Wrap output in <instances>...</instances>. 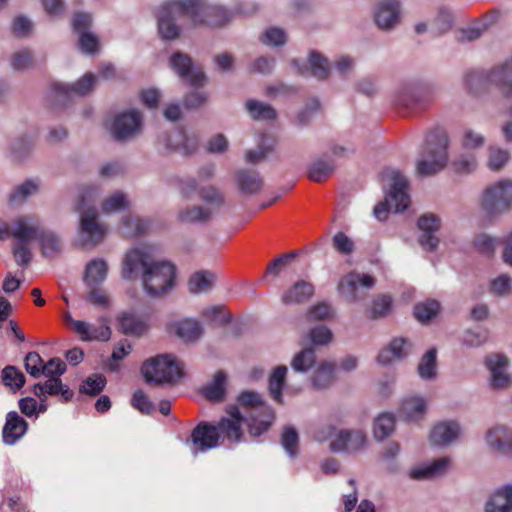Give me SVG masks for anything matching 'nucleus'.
<instances>
[{
  "label": "nucleus",
  "mask_w": 512,
  "mask_h": 512,
  "mask_svg": "<svg viewBox=\"0 0 512 512\" xmlns=\"http://www.w3.org/2000/svg\"><path fill=\"white\" fill-rule=\"evenodd\" d=\"M142 271V283L146 293L158 297L171 290L175 284L176 267L168 261H155L141 249H133L126 253L122 276L131 279L134 274Z\"/></svg>",
  "instance_id": "f257e3e1"
},
{
  "label": "nucleus",
  "mask_w": 512,
  "mask_h": 512,
  "mask_svg": "<svg viewBox=\"0 0 512 512\" xmlns=\"http://www.w3.org/2000/svg\"><path fill=\"white\" fill-rule=\"evenodd\" d=\"M464 83L467 91L473 95L495 88L503 97L512 98V59L492 67L489 71H469Z\"/></svg>",
  "instance_id": "f03ea898"
},
{
  "label": "nucleus",
  "mask_w": 512,
  "mask_h": 512,
  "mask_svg": "<svg viewBox=\"0 0 512 512\" xmlns=\"http://www.w3.org/2000/svg\"><path fill=\"white\" fill-rule=\"evenodd\" d=\"M448 136L442 130L431 131L427 134L421 152V158L416 165V171L421 176H431L440 172L447 164Z\"/></svg>",
  "instance_id": "7ed1b4c3"
},
{
  "label": "nucleus",
  "mask_w": 512,
  "mask_h": 512,
  "mask_svg": "<svg viewBox=\"0 0 512 512\" xmlns=\"http://www.w3.org/2000/svg\"><path fill=\"white\" fill-rule=\"evenodd\" d=\"M382 180L390 182L388 200L379 202L373 210L374 216L383 221L388 217L390 206L396 213L402 212L410 205V197L407 193L409 183L407 178L398 170L385 169L382 172Z\"/></svg>",
  "instance_id": "20e7f679"
},
{
  "label": "nucleus",
  "mask_w": 512,
  "mask_h": 512,
  "mask_svg": "<svg viewBox=\"0 0 512 512\" xmlns=\"http://www.w3.org/2000/svg\"><path fill=\"white\" fill-rule=\"evenodd\" d=\"M98 190L93 186H87L80 195L78 210L80 211V239L83 246H96L105 237L106 226L97 220V210L94 207L85 208L87 202L92 200Z\"/></svg>",
  "instance_id": "39448f33"
},
{
  "label": "nucleus",
  "mask_w": 512,
  "mask_h": 512,
  "mask_svg": "<svg viewBox=\"0 0 512 512\" xmlns=\"http://www.w3.org/2000/svg\"><path fill=\"white\" fill-rule=\"evenodd\" d=\"M237 401L241 407L251 409L247 418V428L251 436L258 437L268 431L275 415L272 408L263 402L258 393L253 391L241 392Z\"/></svg>",
  "instance_id": "423d86ee"
},
{
  "label": "nucleus",
  "mask_w": 512,
  "mask_h": 512,
  "mask_svg": "<svg viewBox=\"0 0 512 512\" xmlns=\"http://www.w3.org/2000/svg\"><path fill=\"white\" fill-rule=\"evenodd\" d=\"M141 373L148 384H172L183 377V367L171 354H161L146 360Z\"/></svg>",
  "instance_id": "0eeeda50"
},
{
  "label": "nucleus",
  "mask_w": 512,
  "mask_h": 512,
  "mask_svg": "<svg viewBox=\"0 0 512 512\" xmlns=\"http://www.w3.org/2000/svg\"><path fill=\"white\" fill-rule=\"evenodd\" d=\"M194 25L221 27L227 24L232 13L220 6L207 5L204 0H184L179 3Z\"/></svg>",
  "instance_id": "6e6552de"
},
{
  "label": "nucleus",
  "mask_w": 512,
  "mask_h": 512,
  "mask_svg": "<svg viewBox=\"0 0 512 512\" xmlns=\"http://www.w3.org/2000/svg\"><path fill=\"white\" fill-rule=\"evenodd\" d=\"M480 206L488 218L508 211L512 207V182L503 180L487 187L482 194Z\"/></svg>",
  "instance_id": "1a4fd4ad"
},
{
  "label": "nucleus",
  "mask_w": 512,
  "mask_h": 512,
  "mask_svg": "<svg viewBox=\"0 0 512 512\" xmlns=\"http://www.w3.org/2000/svg\"><path fill=\"white\" fill-rule=\"evenodd\" d=\"M375 285V279L368 274L350 272L337 285L338 293L349 303L359 302L367 297V291Z\"/></svg>",
  "instance_id": "9d476101"
},
{
  "label": "nucleus",
  "mask_w": 512,
  "mask_h": 512,
  "mask_svg": "<svg viewBox=\"0 0 512 512\" xmlns=\"http://www.w3.org/2000/svg\"><path fill=\"white\" fill-rule=\"evenodd\" d=\"M184 444L193 455L207 452L220 444V437L215 428V423L209 421L199 422L191 431Z\"/></svg>",
  "instance_id": "9b49d317"
},
{
  "label": "nucleus",
  "mask_w": 512,
  "mask_h": 512,
  "mask_svg": "<svg viewBox=\"0 0 512 512\" xmlns=\"http://www.w3.org/2000/svg\"><path fill=\"white\" fill-rule=\"evenodd\" d=\"M184 0H168L158 10L157 25L158 32L164 40H175L180 35V28L175 22V16H187L180 7Z\"/></svg>",
  "instance_id": "f8f14e48"
},
{
  "label": "nucleus",
  "mask_w": 512,
  "mask_h": 512,
  "mask_svg": "<svg viewBox=\"0 0 512 512\" xmlns=\"http://www.w3.org/2000/svg\"><path fill=\"white\" fill-rule=\"evenodd\" d=\"M243 423L247 424V418L241 414L237 405H230L226 408V416L215 423V428L220 439L239 443L243 438Z\"/></svg>",
  "instance_id": "ddd939ff"
},
{
  "label": "nucleus",
  "mask_w": 512,
  "mask_h": 512,
  "mask_svg": "<svg viewBox=\"0 0 512 512\" xmlns=\"http://www.w3.org/2000/svg\"><path fill=\"white\" fill-rule=\"evenodd\" d=\"M434 90L430 85H417L403 89L397 96V105L416 112L425 109L433 100Z\"/></svg>",
  "instance_id": "4468645a"
},
{
  "label": "nucleus",
  "mask_w": 512,
  "mask_h": 512,
  "mask_svg": "<svg viewBox=\"0 0 512 512\" xmlns=\"http://www.w3.org/2000/svg\"><path fill=\"white\" fill-rule=\"evenodd\" d=\"M142 127V116L137 110H129L117 115L113 121L114 137L125 141L135 136Z\"/></svg>",
  "instance_id": "2eb2a0df"
},
{
  "label": "nucleus",
  "mask_w": 512,
  "mask_h": 512,
  "mask_svg": "<svg viewBox=\"0 0 512 512\" xmlns=\"http://www.w3.org/2000/svg\"><path fill=\"white\" fill-rule=\"evenodd\" d=\"M95 80L96 78L92 73H86L71 86L62 83H55L52 85V92L55 100L65 105L68 103L72 93L78 96H85L93 90Z\"/></svg>",
  "instance_id": "dca6fc26"
},
{
  "label": "nucleus",
  "mask_w": 512,
  "mask_h": 512,
  "mask_svg": "<svg viewBox=\"0 0 512 512\" xmlns=\"http://www.w3.org/2000/svg\"><path fill=\"white\" fill-rule=\"evenodd\" d=\"M510 360L503 354H490L485 358V365L490 371V384L494 389H505L512 383L511 375L505 372Z\"/></svg>",
  "instance_id": "f3484780"
},
{
  "label": "nucleus",
  "mask_w": 512,
  "mask_h": 512,
  "mask_svg": "<svg viewBox=\"0 0 512 512\" xmlns=\"http://www.w3.org/2000/svg\"><path fill=\"white\" fill-rule=\"evenodd\" d=\"M170 64L172 69L190 85L200 87L205 83V73L200 70H192V60L187 54L181 52L174 53L171 56Z\"/></svg>",
  "instance_id": "a211bd4d"
},
{
  "label": "nucleus",
  "mask_w": 512,
  "mask_h": 512,
  "mask_svg": "<svg viewBox=\"0 0 512 512\" xmlns=\"http://www.w3.org/2000/svg\"><path fill=\"white\" fill-rule=\"evenodd\" d=\"M422 234L419 237V244L428 251H435L439 244V238L435 233L440 229V218L432 213L422 215L417 222Z\"/></svg>",
  "instance_id": "6ab92c4d"
},
{
  "label": "nucleus",
  "mask_w": 512,
  "mask_h": 512,
  "mask_svg": "<svg viewBox=\"0 0 512 512\" xmlns=\"http://www.w3.org/2000/svg\"><path fill=\"white\" fill-rule=\"evenodd\" d=\"M28 423L16 411H10L6 415V421L2 429V441L5 445H15L27 432Z\"/></svg>",
  "instance_id": "aec40b11"
},
{
  "label": "nucleus",
  "mask_w": 512,
  "mask_h": 512,
  "mask_svg": "<svg viewBox=\"0 0 512 512\" xmlns=\"http://www.w3.org/2000/svg\"><path fill=\"white\" fill-rule=\"evenodd\" d=\"M366 442L365 434L360 430H342L330 443L334 452H356L364 448Z\"/></svg>",
  "instance_id": "412c9836"
},
{
  "label": "nucleus",
  "mask_w": 512,
  "mask_h": 512,
  "mask_svg": "<svg viewBox=\"0 0 512 512\" xmlns=\"http://www.w3.org/2000/svg\"><path fill=\"white\" fill-rule=\"evenodd\" d=\"M32 392L40 401H46L47 395H61L63 401L68 402L74 395L73 391L64 385L59 377H49L45 383L34 384Z\"/></svg>",
  "instance_id": "4be33fe9"
},
{
  "label": "nucleus",
  "mask_w": 512,
  "mask_h": 512,
  "mask_svg": "<svg viewBox=\"0 0 512 512\" xmlns=\"http://www.w3.org/2000/svg\"><path fill=\"white\" fill-rule=\"evenodd\" d=\"M117 329L124 335L140 337L148 329V324L134 312H121L116 317Z\"/></svg>",
  "instance_id": "5701e85b"
},
{
  "label": "nucleus",
  "mask_w": 512,
  "mask_h": 512,
  "mask_svg": "<svg viewBox=\"0 0 512 512\" xmlns=\"http://www.w3.org/2000/svg\"><path fill=\"white\" fill-rule=\"evenodd\" d=\"M74 330L83 341H108L111 337V329L107 324L99 326L91 325L85 321L73 320Z\"/></svg>",
  "instance_id": "b1692460"
},
{
  "label": "nucleus",
  "mask_w": 512,
  "mask_h": 512,
  "mask_svg": "<svg viewBox=\"0 0 512 512\" xmlns=\"http://www.w3.org/2000/svg\"><path fill=\"white\" fill-rule=\"evenodd\" d=\"M400 3L398 0L383 1L374 15V20L380 29H391L398 21Z\"/></svg>",
  "instance_id": "393cba45"
},
{
  "label": "nucleus",
  "mask_w": 512,
  "mask_h": 512,
  "mask_svg": "<svg viewBox=\"0 0 512 512\" xmlns=\"http://www.w3.org/2000/svg\"><path fill=\"white\" fill-rule=\"evenodd\" d=\"M236 183L240 192L244 195H254L261 191L264 182L255 170L241 169L236 173Z\"/></svg>",
  "instance_id": "a878e982"
},
{
  "label": "nucleus",
  "mask_w": 512,
  "mask_h": 512,
  "mask_svg": "<svg viewBox=\"0 0 512 512\" xmlns=\"http://www.w3.org/2000/svg\"><path fill=\"white\" fill-rule=\"evenodd\" d=\"M460 427L456 422L447 421L436 424L430 432V441L435 446H446L459 435Z\"/></svg>",
  "instance_id": "bb28decb"
},
{
  "label": "nucleus",
  "mask_w": 512,
  "mask_h": 512,
  "mask_svg": "<svg viewBox=\"0 0 512 512\" xmlns=\"http://www.w3.org/2000/svg\"><path fill=\"white\" fill-rule=\"evenodd\" d=\"M488 445L502 454H512V434L505 427H494L487 433Z\"/></svg>",
  "instance_id": "cd10ccee"
},
{
  "label": "nucleus",
  "mask_w": 512,
  "mask_h": 512,
  "mask_svg": "<svg viewBox=\"0 0 512 512\" xmlns=\"http://www.w3.org/2000/svg\"><path fill=\"white\" fill-rule=\"evenodd\" d=\"M313 295L314 286L310 282L299 280L282 295V301L286 304H299Z\"/></svg>",
  "instance_id": "c85d7f7f"
},
{
  "label": "nucleus",
  "mask_w": 512,
  "mask_h": 512,
  "mask_svg": "<svg viewBox=\"0 0 512 512\" xmlns=\"http://www.w3.org/2000/svg\"><path fill=\"white\" fill-rule=\"evenodd\" d=\"M486 512H512V485L496 491L485 506Z\"/></svg>",
  "instance_id": "c756f323"
},
{
  "label": "nucleus",
  "mask_w": 512,
  "mask_h": 512,
  "mask_svg": "<svg viewBox=\"0 0 512 512\" xmlns=\"http://www.w3.org/2000/svg\"><path fill=\"white\" fill-rule=\"evenodd\" d=\"M425 412V401L423 398L417 396L404 399L400 407V415L403 416L406 421L422 419Z\"/></svg>",
  "instance_id": "7c9ffc66"
},
{
  "label": "nucleus",
  "mask_w": 512,
  "mask_h": 512,
  "mask_svg": "<svg viewBox=\"0 0 512 512\" xmlns=\"http://www.w3.org/2000/svg\"><path fill=\"white\" fill-rule=\"evenodd\" d=\"M335 170V164L328 158L315 159L308 168V178L313 182H322L329 178Z\"/></svg>",
  "instance_id": "2f4dec72"
},
{
  "label": "nucleus",
  "mask_w": 512,
  "mask_h": 512,
  "mask_svg": "<svg viewBox=\"0 0 512 512\" xmlns=\"http://www.w3.org/2000/svg\"><path fill=\"white\" fill-rule=\"evenodd\" d=\"M407 341L404 338L393 339L387 348L380 351L377 361L380 364L387 365L393 358L400 359L407 354Z\"/></svg>",
  "instance_id": "473e14b6"
},
{
  "label": "nucleus",
  "mask_w": 512,
  "mask_h": 512,
  "mask_svg": "<svg viewBox=\"0 0 512 512\" xmlns=\"http://www.w3.org/2000/svg\"><path fill=\"white\" fill-rule=\"evenodd\" d=\"M212 215L213 211L211 209L195 205L180 210L177 218L181 223L194 224L205 223L212 217Z\"/></svg>",
  "instance_id": "72a5a7b5"
},
{
  "label": "nucleus",
  "mask_w": 512,
  "mask_h": 512,
  "mask_svg": "<svg viewBox=\"0 0 512 512\" xmlns=\"http://www.w3.org/2000/svg\"><path fill=\"white\" fill-rule=\"evenodd\" d=\"M107 264L104 260L94 259L86 265L84 281L86 285H99L107 276Z\"/></svg>",
  "instance_id": "f704fd0d"
},
{
  "label": "nucleus",
  "mask_w": 512,
  "mask_h": 512,
  "mask_svg": "<svg viewBox=\"0 0 512 512\" xmlns=\"http://www.w3.org/2000/svg\"><path fill=\"white\" fill-rule=\"evenodd\" d=\"M287 367L280 365L276 367L269 377L268 387L271 397L279 404L283 403L282 390L285 385Z\"/></svg>",
  "instance_id": "c9c22d12"
},
{
  "label": "nucleus",
  "mask_w": 512,
  "mask_h": 512,
  "mask_svg": "<svg viewBox=\"0 0 512 512\" xmlns=\"http://www.w3.org/2000/svg\"><path fill=\"white\" fill-rule=\"evenodd\" d=\"M215 281V274L201 270L195 272L188 281V288L191 293H203L209 291Z\"/></svg>",
  "instance_id": "e433bc0d"
},
{
  "label": "nucleus",
  "mask_w": 512,
  "mask_h": 512,
  "mask_svg": "<svg viewBox=\"0 0 512 512\" xmlns=\"http://www.w3.org/2000/svg\"><path fill=\"white\" fill-rule=\"evenodd\" d=\"M449 465V459L446 457L433 461L430 465L422 468L413 469L409 475L412 479H428L442 474Z\"/></svg>",
  "instance_id": "4c0bfd02"
},
{
  "label": "nucleus",
  "mask_w": 512,
  "mask_h": 512,
  "mask_svg": "<svg viewBox=\"0 0 512 512\" xmlns=\"http://www.w3.org/2000/svg\"><path fill=\"white\" fill-rule=\"evenodd\" d=\"M176 335L186 342L196 341L202 335V327L199 322L185 319L176 324Z\"/></svg>",
  "instance_id": "58836bf2"
},
{
  "label": "nucleus",
  "mask_w": 512,
  "mask_h": 512,
  "mask_svg": "<svg viewBox=\"0 0 512 512\" xmlns=\"http://www.w3.org/2000/svg\"><path fill=\"white\" fill-rule=\"evenodd\" d=\"M246 110L253 120H274L277 116L275 109L271 105L254 99L246 102Z\"/></svg>",
  "instance_id": "ea45409f"
},
{
  "label": "nucleus",
  "mask_w": 512,
  "mask_h": 512,
  "mask_svg": "<svg viewBox=\"0 0 512 512\" xmlns=\"http://www.w3.org/2000/svg\"><path fill=\"white\" fill-rule=\"evenodd\" d=\"M226 374L223 371H218L213 379V382L206 386L204 389L205 397L213 402H220L225 396Z\"/></svg>",
  "instance_id": "a19ab883"
},
{
  "label": "nucleus",
  "mask_w": 512,
  "mask_h": 512,
  "mask_svg": "<svg viewBox=\"0 0 512 512\" xmlns=\"http://www.w3.org/2000/svg\"><path fill=\"white\" fill-rule=\"evenodd\" d=\"M395 429V417L392 413H382L374 421L373 433L377 440H384Z\"/></svg>",
  "instance_id": "79ce46f5"
},
{
  "label": "nucleus",
  "mask_w": 512,
  "mask_h": 512,
  "mask_svg": "<svg viewBox=\"0 0 512 512\" xmlns=\"http://www.w3.org/2000/svg\"><path fill=\"white\" fill-rule=\"evenodd\" d=\"M437 351L430 348L421 358L418 365V374L422 379L430 380L436 376Z\"/></svg>",
  "instance_id": "37998d69"
},
{
  "label": "nucleus",
  "mask_w": 512,
  "mask_h": 512,
  "mask_svg": "<svg viewBox=\"0 0 512 512\" xmlns=\"http://www.w3.org/2000/svg\"><path fill=\"white\" fill-rule=\"evenodd\" d=\"M41 229L37 226L28 225L24 219H19L15 223V228L11 235L21 244H27L33 239H38Z\"/></svg>",
  "instance_id": "c03bdc74"
},
{
  "label": "nucleus",
  "mask_w": 512,
  "mask_h": 512,
  "mask_svg": "<svg viewBox=\"0 0 512 512\" xmlns=\"http://www.w3.org/2000/svg\"><path fill=\"white\" fill-rule=\"evenodd\" d=\"M311 75L319 80H325L329 75L328 60L320 53L312 51L308 60Z\"/></svg>",
  "instance_id": "a18cd8bd"
},
{
  "label": "nucleus",
  "mask_w": 512,
  "mask_h": 512,
  "mask_svg": "<svg viewBox=\"0 0 512 512\" xmlns=\"http://www.w3.org/2000/svg\"><path fill=\"white\" fill-rule=\"evenodd\" d=\"M106 383L104 375L95 373L82 381L79 392L89 396H96L104 390Z\"/></svg>",
  "instance_id": "49530a36"
},
{
  "label": "nucleus",
  "mask_w": 512,
  "mask_h": 512,
  "mask_svg": "<svg viewBox=\"0 0 512 512\" xmlns=\"http://www.w3.org/2000/svg\"><path fill=\"white\" fill-rule=\"evenodd\" d=\"M316 362L315 351L313 348H304L297 353L291 362V367L297 372H306L314 366Z\"/></svg>",
  "instance_id": "de8ad7c7"
},
{
  "label": "nucleus",
  "mask_w": 512,
  "mask_h": 512,
  "mask_svg": "<svg viewBox=\"0 0 512 512\" xmlns=\"http://www.w3.org/2000/svg\"><path fill=\"white\" fill-rule=\"evenodd\" d=\"M1 378L3 384L13 391L19 390L25 384L24 374L12 365L3 368Z\"/></svg>",
  "instance_id": "09e8293b"
},
{
  "label": "nucleus",
  "mask_w": 512,
  "mask_h": 512,
  "mask_svg": "<svg viewBox=\"0 0 512 512\" xmlns=\"http://www.w3.org/2000/svg\"><path fill=\"white\" fill-rule=\"evenodd\" d=\"M37 240L40 242L41 250L45 257H53L61 250L59 238L51 232L41 229Z\"/></svg>",
  "instance_id": "8fccbe9b"
},
{
  "label": "nucleus",
  "mask_w": 512,
  "mask_h": 512,
  "mask_svg": "<svg viewBox=\"0 0 512 512\" xmlns=\"http://www.w3.org/2000/svg\"><path fill=\"white\" fill-rule=\"evenodd\" d=\"M439 308L440 305L436 300H427L415 305L413 314L418 321L424 323L435 317Z\"/></svg>",
  "instance_id": "3c124183"
},
{
  "label": "nucleus",
  "mask_w": 512,
  "mask_h": 512,
  "mask_svg": "<svg viewBox=\"0 0 512 512\" xmlns=\"http://www.w3.org/2000/svg\"><path fill=\"white\" fill-rule=\"evenodd\" d=\"M129 207V201L122 192H116L106 198L101 205L102 211L105 213L121 212Z\"/></svg>",
  "instance_id": "603ef678"
},
{
  "label": "nucleus",
  "mask_w": 512,
  "mask_h": 512,
  "mask_svg": "<svg viewBox=\"0 0 512 512\" xmlns=\"http://www.w3.org/2000/svg\"><path fill=\"white\" fill-rule=\"evenodd\" d=\"M334 380V365L332 363H322L317 368L314 377L313 385L318 388L328 387Z\"/></svg>",
  "instance_id": "864d4df0"
},
{
  "label": "nucleus",
  "mask_w": 512,
  "mask_h": 512,
  "mask_svg": "<svg viewBox=\"0 0 512 512\" xmlns=\"http://www.w3.org/2000/svg\"><path fill=\"white\" fill-rule=\"evenodd\" d=\"M202 317L210 323L226 325L231 321V315L226 312L225 306L218 305L206 308L202 311Z\"/></svg>",
  "instance_id": "5fc2aeb1"
},
{
  "label": "nucleus",
  "mask_w": 512,
  "mask_h": 512,
  "mask_svg": "<svg viewBox=\"0 0 512 512\" xmlns=\"http://www.w3.org/2000/svg\"><path fill=\"white\" fill-rule=\"evenodd\" d=\"M276 144V140L271 137H263L257 150H249L246 152V161L249 163H257L271 152Z\"/></svg>",
  "instance_id": "6e6d98bb"
},
{
  "label": "nucleus",
  "mask_w": 512,
  "mask_h": 512,
  "mask_svg": "<svg viewBox=\"0 0 512 512\" xmlns=\"http://www.w3.org/2000/svg\"><path fill=\"white\" fill-rule=\"evenodd\" d=\"M124 228V235L127 237H136L146 233L149 228L147 221L141 220L137 217H125L122 221Z\"/></svg>",
  "instance_id": "4d7b16f0"
},
{
  "label": "nucleus",
  "mask_w": 512,
  "mask_h": 512,
  "mask_svg": "<svg viewBox=\"0 0 512 512\" xmlns=\"http://www.w3.org/2000/svg\"><path fill=\"white\" fill-rule=\"evenodd\" d=\"M281 444L290 457L297 455L299 436L293 427L284 428L281 434Z\"/></svg>",
  "instance_id": "13d9d810"
},
{
  "label": "nucleus",
  "mask_w": 512,
  "mask_h": 512,
  "mask_svg": "<svg viewBox=\"0 0 512 512\" xmlns=\"http://www.w3.org/2000/svg\"><path fill=\"white\" fill-rule=\"evenodd\" d=\"M332 331L324 326L318 325L312 328L308 333V338L315 346H324L332 341Z\"/></svg>",
  "instance_id": "bf43d9fd"
},
{
  "label": "nucleus",
  "mask_w": 512,
  "mask_h": 512,
  "mask_svg": "<svg viewBox=\"0 0 512 512\" xmlns=\"http://www.w3.org/2000/svg\"><path fill=\"white\" fill-rule=\"evenodd\" d=\"M43 359L37 352H28L24 359V367L29 375L38 378L43 373Z\"/></svg>",
  "instance_id": "052dcab7"
},
{
  "label": "nucleus",
  "mask_w": 512,
  "mask_h": 512,
  "mask_svg": "<svg viewBox=\"0 0 512 512\" xmlns=\"http://www.w3.org/2000/svg\"><path fill=\"white\" fill-rule=\"evenodd\" d=\"M392 308V298L389 295H379L372 303L371 318L378 319L386 316Z\"/></svg>",
  "instance_id": "680f3d73"
},
{
  "label": "nucleus",
  "mask_w": 512,
  "mask_h": 512,
  "mask_svg": "<svg viewBox=\"0 0 512 512\" xmlns=\"http://www.w3.org/2000/svg\"><path fill=\"white\" fill-rule=\"evenodd\" d=\"M131 405L142 414L149 415L154 411L153 402L150 401L149 397L140 389L133 393Z\"/></svg>",
  "instance_id": "e2e57ef3"
},
{
  "label": "nucleus",
  "mask_w": 512,
  "mask_h": 512,
  "mask_svg": "<svg viewBox=\"0 0 512 512\" xmlns=\"http://www.w3.org/2000/svg\"><path fill=\"white\" fill-rule=\"evenodd\" d=\"M87 287L89 288V292L85 299L88 303L101 308H107L109 306V297L104 290L98 288V285H87Z\"/></svg>",
  "instance_id": "0e129e2a"
},
{
  "label": "nucleus",
  "mask_w": 512,
  "mask_h": 512,
  "mask_svg": "<svg viewBox=\"0 0 512 512\" xmlns=\"http://www.w3.org/2000/svg\"><path fill=\"white\" fill-rule=\"evenodd\" d=\"M201 199L212 206L220 207L224 204V197L214 186L201 187L199 189Z\"/></svg>",
  "instance_id": "69168bd1"
},
{
  "label": "nucleus",
  "mask_w": 512,
  "mask_h": 512,
  "mask_svg": "<svg viewBox=\"0 0 512 512\" xmlns=\"http://www.w3.org/2000/svg\"><path fill=\"white\" fill-rule=\"evenodd\" d=\"M509 160L508 151L500 148L489 149V168L493 171H498L504 167Z\"/></svg>",
  "instance_id": "338daca9"
},
{
  "label": "nucleus",
  "mask_w": 512,
  "mask_h": 512,
  "mask_svg": "<svg viewBox=\"0 0 512 512\" xmlns=\"http://www.w3.org/2000/svg\"><path fill=\"white\" fill-rule=\"evenodd\" d=\"M37 185L32 180H27L19 185L10 195L11 202H21L37 191Z\"/></svg>",
  "instance_id": "774afa93"
}]
</instances>
